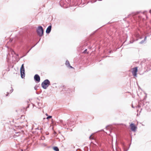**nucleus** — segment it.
<instances>
[{
  "label": "nucleus",
  "mask_w": 151,
  "mask_h": 151,
  "mask_svg": "<svg viewBox=\"0 0 151 151\" xmlns=\"http://www.w3.org/2000/svg\"><path fill=\"white\" fill-rule=\"evenodd\" d=\"M52 116H49L47 118V119H48L50 118H52Z\"/></svg>",
  "instance_id": "14"
},
{
  "label": "nucleus",
  "mask_w": 151,
  "mask_h": 151,
  "mask_svg": "<svg viewBox=\"0 0 151 151\" xmlns=\"http://www.w3.org/2000/svg\"><path fill=\"white\" fill-rule=\"evenodd\" d=\"M130 127L132 130L133 131H135L136 129L137 128V127L135 126L134 124L132 123L130 124Z\"/></svg>",
  "instance_id": "6"
},
{
  "label": "nucleus",
  "mask_w": 151,
  "mask_h": 151,
  "mask_svg": "<svg viewBox=\"0 0 151 151\" xmlns=\"http://www.w3.org/2000/svg\"><path fill=\"white\" fill-rule=\"evenodd\" d=\"M128 150V149L125 150V149H124V151H127Z\"/></svg>",
  "instance_id": "16"
},
{
  "label": "nucleus",
  "mask_w": 151,
  "mask_h": 151,
  "mask_svg": "<svg viewBox=\"0 0 151 151\" xmlns=\"http://www.w3.org/2000/svg\"><path fill=\"white\" fill-rule=\"evenodd\" d=\"M51 29V26L50 25L48 26V27L47 28L46 30V32L47 33H49L50 32Z\"/></svg>",
  "instance_id": "7"
},
{
  "label": "nucleus",
  "mask_w": 151,
  "mask_h": 151,
  "mask_svg": "<svg viewBox=\"0 0 151 151\" xmlns=\"http://www.w3.org/2000/svg\"><path fill=\"white\" fill-rule=\"evenodd\" d=\"M50 85V82L48 79L44 80L41 84L42 87L44 89H46Z\"/></svg>",
  "instance_id": "1"
},
{
  "label": "nucleus",
  "mask_w": 151,
  "mask_h": 151,
  "mask_svg": "<svg viewBox=\"0 0 151 151\" xmlns=\"http://www.w3.org/2000/svg\"><path fill=\"white\" fill-rule=\"evenodd\" d=\"M24 64H23L22 65L21 67L20 68V73L21 77L22 78H24L25 76V70L24 66Z\"/></svg>",
  "instance_id": "3"
},
{
  "label": "nucleus",
  "mask_w": 151,
  "mask_h": 151,
  "mask_svg": "<svg viewBox=\"0 0 151 151\" xmlns=\"http://www.w3.org/2000/svg\"><path fill=\"white\" fill-rule=\"evenodd\" d=\"M137 67H135L132 68V73L134 77H137Z\"/></svg>",
  "instance_id": "4"
},
{
  "label": "nucleus",
  "mask_w": 151,
  "mask_h": 151,
  "mask_svg": "<svg viewBox=\"0 0 151 151\" xmlns=\"http://www.w3.org/2000/svg\"><path fill=\"white\" fill-rule=\"evenodd\" d=\"M65 64L67 67L70 68H73V67L70 66V63L67 60L65 63Z\"/></svg>",
  "instance_id": "9"
},
{
  "label": "nucleus",
  "mask_w": 151,
  "mask_h": 151,
  "mask_svg": "<svg viewBox=\"0 0 151 151\" xmlns=\"http://www.w3.org/2000/svg\"><path fill=\"white\" fill-rule=\"evenodd\" d=\"M11 53L12 55L15 54V52L12 50H11Z\"/></svg>",
  "instance_id": "13"
},
{
  "label": "nucleus",
  "mask_w": 151,
  "mask_h": 151,
  "mask_svg": "<svg viewBox=\"0 0 151 151\" xmlns=\"http://www.w3.org/2000/svg\"><path fill=\"white\" fill-rule=\"evenodd\" d=\"M132 107L133 108H134V107H133V106H132Z\"/></svg>",
  "instance_id": "24"
},
{
  "label": "nucleus",
  "mask_w": 151,
  "mask_h": 151,
  "mask_svg": "<svg viewBox=\"0 0 151 151\" xmlns=\"http://www.w3.org/2000/svg\"><path fill=\"white\" fill-rule=\"evenodd\" d=\"M106 129L107 130L109 129V131L108 132H106L107 134L110 135V133H111V128L109 126H107L106 127Z\"/></svg>",
  "instance_id": "8"
},
{
  "label": "nucleus",
  "mask_w": 151,
  "mask_h": 151,
  "mask_svg": "<svg viewBox=\"0 0 151 151\" xmlns=\"http://www.w3.org/2000/svg\"><path fill=\"white\" fill-rule=\"evenodd\" d=\"M95 2H96V1H94V2H92V3Z\"/></svg>",
  "instance_id": "21"
},
{
  "label": "nucleus",
  "mask_w": 151,
  "mask_h": 151,
  "mask_svg": "<svg viewBox=\"0 0 151 151\" xmlns=\"http://www.w3.org/2000/svg\"><path fill=\"white\" fill-rule=\"evenodd\" d=\"M150 13H151V10L150 11Z\"/></svg>",
  "instance_id": "22"
},
{
  "label": "nucleus",
  "mask_w": 151,
  "mask_h": 151,
  "mask_svg": "<svg viewBox=\"0 0 151 151\" xmlns=\"http://www.w3.org/2000/svg\"><path fill=\"white\" fill-rule=\"evenodd\" d=\"M117 151H121V150L120 149H119V150H117Z\"/></svg>",
  "instance_id": "20"
},
{
  "label": "nucleus",
  "mask_w": 151,
  "mask_h": 151,
  "mask_svg": "<svg viewBox=\"0 0 151 151\" xmlns=\"http://www.w3.org/2000/svg\"><path fill=\"white\" fill-rule=\"evenodd\" d=\"M34 79L35 81L39 82L40 81V78L39 76L37 74L35 75L34 77Z\"/></svg>",
  "instance_id": "5"
},
{
  "label": "nucleus",
  "mask_w": 151,
  "mask_h": 151,
  "mask_svg": "<svg viewBox=\"0 0 151 151\" xmlns=\"http://www.w3.org/2000/svg\"><path fill=\"white\" fill-rule=\"evenodd\" d=\"M37 33L39 36L41 37L42 36L43 34V28L41 26H39L37 30Z\"/></svg>",
  "instance_id": "2"
},
{
  "label": "nucleus",
  "mask_w": 151,
  "mask_h": 151,
  "mask_svg": "<svg viewBox=\"0 0 151 151\" xmlns=\"http://www.w3.org/2000/svg\"><path fill=\"white\" fill-rule=\"evenodd\" d=\"M11 88L12 89L10 91V93H11L12 92V91H13V89L12 88V87H11Z\"/></svg>",
  "instance_id": "15"
},
{
  "label": "nucleus",
  "mask_w": 151,
  "mask_h": 151,
  "mask_svg": "<svg viewBox=\"0 0 151 151\" xmlns=\"http://www.w3.org/2000/svg\"><path fill=\"white\" fill-rule=\"evenodd\" d=\"M89 139H92V138H91V135L89 137Z\"/></svg>",
  "instance_id": "18"
},
{
  "label": "nucleus",
  "mask_w": 151,
  "mask_h": 151,
  "mask_svg": "<svg viewBox=\"0 0 151 151\" xmlns=\"http://www.w3.org/2000/svg\"><path fill=\"white\" fill-rule=\"evenodd\" d=\"M146 38H147V37H145V39H144V40H142L141 42H140L139 43L140 44H143V43H144V42L146 40Z\"/></svg>",
  "instance_id": "11"
},
{
  "label": "nucleus",
  "mask_w": 151,
  "mask_h": 151,
  "mask_svg": "<svg viewBox=\"0 0 151 151\" xmlns=\"http://www.w3.org/2000/svg\"><path fill=\"white\" fill-rule=\"evenodd\" d=\"M40 104H41L40 103H38V105L39 106H40Z\"/></svg>",
  "instance_id": "19"
},
{
  "label": "nucleus",
  "mask_w": 151,
  "mask_h": 151,
  "mask_svg": "<svg viewBox=\"0 0 151 151\" xmlns=\"http://www.w3.org/2000/svg\"><path fill=\"white\" fill-rule=\"evenodd\" d=\"M87 51V49H86V50H84V53H86V52Z\"/></svg>",
  "instance_id": "17"
},
{
  "label": "nucleus",
  "mask_w": 151,
  "mask_h": 151,
  "mask_svg": "<svg viewBox=\"0 0 151 151\" xmlns=\"http://www.w3.org/2000/svg\"><path fill=\"white\" fill-rule=\"evenodd\" d=\"M53 150L55 151H59V150L58 147H53Z\"/></svg>",
  "instance_id": "12"
},
{
  "label": "nucleus",
  "mask_w": 151,
  "mask_h": 151,
  "mask_svg": "<svg viewBox=\"0 0 151 151\" xmlns=\"http://www.w3.org/2000/svg\"><path fill=\"white\" fill-rule=\"evenodd\" d=\"M69 120H68L66 121V122L65 123H64L62 121H61V122L62 123V124L64 125H66V124H67L68 125H69V124H70L69 123Z\"/></svg>",
  "instance_id": "10"
},
{
  "label": "nucleus",
  "mask_w": 151,
  "mask_h": 151,
  "mask_svg": "<svg viewBox=\"0 0 151 151\" xmlns=\"http://www.w3.org/2000/svg\"><path fill=\"white\" fill-rule=\"evenodd\" d=\"M17 56H18V54H17Z\"/></svg>",
  "instance_id": "23"
}]
</instances>
